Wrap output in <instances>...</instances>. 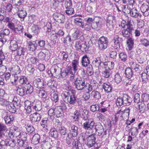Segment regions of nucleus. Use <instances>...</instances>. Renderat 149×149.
I'll return each mask as SVG.
<instances>
[{"label": "nucleus", "instance_id": "26", "mask_svg": "<svg viewBox=\"0 0 149 149\" xmlns=\"http://www.w3.org/2000/svg\"><path fill=\"white\" fill-rule=\"evenodd\" d=\"M11 83L13 84L16 87L15 90L17 92L19 89L18 85L19 82L18 76V75H14L13 77L11 80Z\"/></svg>", "mask_w": 149, "mask_h": 149}, {"label": "nucleus", "instance_id": "41", "mask_svg": "<svg viewBox=\"0 0 149 149\" xmlns=\"http://www.w3.org/2000/svg\"><path fill=\"white\" fill-rule=\"evenodd\" d=\"M6 108L7 110L12 113H14L16 111V107L13 104H10V103L6 107Z\"/></svg>", "mask_w": 149, "mask_h": 149}, {"label": "nucleus", "instance_id": "22", "mask_svg": "<svg viewBox=\"0 0 149 149\" xmlns=\"http://www.w3.org/2000/svg\"><path fill=\"white\" fill-rule=\"evenodd\" d=\"M102 68L111 70L114 68V63L113 61H108L103 62Z\"/></svg>", "mask_w": 149, "mask_h": 149}, {"label": "nucleus", "instance_id": "34", "mask_svg": "<svg viewBox=\"0 0 149 149\" xmlns=\"http://www.w3.org/2000/svg\"><path fill=\"white\" fill-rule=\"evenodd\" d=\"M79 65V61L78 59H74L72 60V65L74 71L76 72L77 70Z\"/></svg>", "mask_w": 149, "mask_h": 149}, {"label": "nucleus", "instance_id": "17", "mask_svg": "<svg viewBox=\"0 0 149 149\" xmlns=\"http://www.w3.org/2000/svg\"><path fill=\"white\" fill-rule=\"evenodd\" d=\"M53 17L54 20L59 23H64L65 21V16L60 13H56L54 14Z\"/></svg>", "mask_w": 149, "mask_h": 149}, {"label": "nucleus", "instance_id": "52", "mask_svg": "<svg viewBox=\"0 0 149 149\" xmlns=\"http://www.w3.org/2000/svg\"><path fill=\"white\" fill-rule=\"evenodd\" d=\"M8 27L11 29L13 30L15 33H17V31H19V29L17 27H16L15 26L13 23H11L10 22H8Z\"/></svg>", "mask_w": 149, "mask_h": 149}, {"label": "nucleus", "instance_id": "64", "mask_svg": "<svg viewBox=\"0 0 149 149\" xmlns=\"http://www.w3.org/2000/svg\"><path fill=\"white\" fill-rule=\"evenodd\" d=\"M39 95L40 97L42 98H45L47 96V93L44 90H40Z\"/></svg>", "mask_w": 149, "mask_h": 149}, {"label": "nucleus", "instance_id": "13", "mask_svg": "<svg viewBox=\"0 0 149 149\" xmlns=\"http://www.w3.org/2000/svg\"><path fill=\"white\" fill-rule=\"evenodd\" d=\"M54 127L57 130H58V132L61 134V137L64 138V136H65L67 134L66 129L63 126L58 123L56 124Z\"/></svg>", "mask_w": 149, "mask_h": 149}, {"label": "nucleus", "instance_id": "5", "mask_svg": "<svg viewBox=\"0 0 149 149\" xmlns=\"http://www.w3.org/2000/svg\"><path fill=\"white\" fill-rule=\"evenodd\" d=\"M74 84L75 88L79 91L84 90L87 87V83L85 82V79H76L74 81Z\"/></svg>", "mask_w": 149, "mask_h": 149}, {"label": "nucleus", "instance_id": "4", "mask_svg": "<svg viewBox=\"0 0 149 149\" xmlns=\"http://www.w3.org/2000/svg\"><path fill=\"white\" fill-rule=\"evenodd\" d=\"M27 81V78L25 76L20 77L19 79V95L23 96L26 94L24 86Z\"/></svg>", "mask_w": 149, "mask_h": 149}, {"label": "nucleus", "instance_id": "14", "mask_svg": "<svg viewBox=\"0 0 149 149\" xmlns=\"http://www.w3.org/2000/svg\"><path fill=\"white\" fill-rule=\"evenodd\" d=\"M115 19L114 15L111 14H109L106 18V25L107 27L112 29L113 27V21Z\"/></svg>", "mask_w": 149, "mask_h": 149}, {"label": "nucleus", "instance_id": "27", "mask_svg": "<svg viewBox=\"0 0 149 149\" xmlns=\"http://www.w3.org/2000/svg\"><path fill=\"white\" fill-rule=\"evenodd\" d=\"M130 12V15L133 17L136 18L138 17H141V14L139 13L136 8H132Z\"/></svg>", "mask_w": 149, "mask_h": 149}, {"label": "nucleus", "instance_id": "63", "mask_svg": "<svg viewBox=\"0 0 149 149\" xmlns=\"http://www.w3.org/2000/svg\"><path fill=\"white\" fill-rule=\"evenodd\" d=\"M146 105L143 102H141L139 104V108L140 112H143L146 109Z\"/></svg>", "mask_w": 149, "mask_h": 149}, {"label": "nucleus", "instance_id": "18", "mask_svg": "<svg viewBox=\"0 0 149 149\" xmlns=\"http://www.w3.org/2000/svg\"><path fill=\"white\" fill-rule=\"evenodd\" d=\"M42 113L37 112L31 114L30 116V120L31 122H35L40 121L41 118Z\"/></svg>", "mask_w": 149, "mask_h": 149}, {"label": "nucleus", "instance_id": "19", "mask_svg": "<svg viewBox=\"0 0 149 149\" xmlns=\"http://www.w3.org/2000/svg\"><path fill=\"white\" fill-rule=\"evenodd\" d=\"M50 56V52L47 50L46 51L45 53L44 52H40L38 54V58L42 60L44 59L47 60L49 58Z\"/></svg>", "mask_w": 149, "mask_h": 149}, {"label": "nucleus", "instance_id": "33", "mask_svg": "<svg viewBox=\"0 0 149 149\" xmlns=\"http://www.w3.org/2000/svg\"><path fill=\"white\" fill-rule=\"evenodd\" d=\"M71 129L70 130L71 135L73 136H76L78 135V127L74 125H72L71 127Z\"/></svg>", "mask_w": 149, "mask_h": 149}, {"label": "nucleus", "instance_id": "45", "mask_svg": "<svg viewBox=\"0 0 149 149\" xmlns=\"http://www.w3.org/2000/svg\"><path fill=\"white\" fill-rule=\"evenodd\" d=\"M148 73L147 72L146 69V71H145L144 72H143L141 74V77L142 79V81L143 84H146L148 81L147 75Z\"/></svg>", "mask_w": 149, "mask_h": 149}, {"label": "nucleus", "instance_id": "24", "mask_svg": "<svg viewBox=\"0 0 149 149\" xmlns=\"http://www.w3.org/2000/svg\"><path fill=\"white\" fill-rule=\"evenodd\" d=\"M90 60L88 57L86 55H85L83 56L81 59V63L82 65L84 67H88L89 65H90Z\"/></svg>", "mask_w": 149, "mask_h": 149}, {"label": "nucleus", "instance_id": "31", "mask_svg": "<svg viewBox=\"0 0 149 149\" xmlns=\"http://www.w3.org/2000/svg\"><path fill=\"white\" fill-rule=\"evenodd\" d=\"M93 62V65L95 66L98 68H100L101 67H102V63L103 62H101V60L100 57L95 58Z\"/></svg>", "mask_w": 149, "mask_h": 149}, {"label": "nucleus", "instance_id": "36", "mask_svg": "<svg viewBox=\"0 0 149 149\" xmlns=\"http://www.w3.org/2000/svg\"><path fill=\"white\" fill-rule=\"evenodd\" d=\"M84 20L80 17H77L74 19V22L75 24L80 27L83 28L84 25Z\"/></svg>", "mask_w": 149, "mask_h": 149}, {"label": "nucleus", "instance_id": "62", "mask_svg": "<svg viewBox=\"0 0 149 149\" xmlns=\"http://www.w3.org/2000/svg\"><path fill=\"white\" fill-rule=\"evenodd\" d=\"M140 42L141 44L147 47L149 46V40L147 39L143 38L140 40Z\"/></svg>", "mask_w": 149, "mask_h": 149}, {"label": "nucleus", "instance_id": "6", "mask_svg": "<svg viewBox=\"0 0 149 149\" xmlns=\"http://www.w3.org/2000/svg\"><path fill=\"white\" fill-rule=\"evenodd\" d=\"M95 134L94 133L87 136L86 138H83V139L84 141H86V145L88 148L93 147L95 143V141L96 138L95 136Z\"/></svg>", "mask_w": 149, "mask_h": 149}, {"label": "nucleus", "instance_id": "54", "mask_svg": "<svg viewBox=\"0 0 149 149\" xmlns=\"http://www.w3.org/2000/svg\"><path fill=\"white\" fill-rule=\"evenodd\" d=\"M111 74V70L107 69H105L102 72L103 76L105 78H109Z\"/></svg>", "mask_w": 149, "mask_h": 149}, {"label": "nucleus", "instance_id": "43", "mask_svg": "<svg viewBox=\"0 0 149 149\" xmlns=\"http://www.w3.org/2000/svg\"><path fill=\"white\" fill-rule=\"evenodd\" d=\"M51 99L55 102H57L59 98L58 93L57 92L54 91L51 94Z\"/></svg>", "mask_w": 149, "mask_h": 149}, {"label": "nucleus", "instance_id": "9", "mask_svg": "<svg viewBox=\"0 0 149 149\" xmlns=\"http://www.w3.org/2000/svg\"><path fill=\"white\" fill-rule=\"evenodd\" d=\"M94 127L95 133L97 135L101 136L103 135V133L104 134V135H106V131H104V127L101 123H96Z\"/></svg>", "mask_w": 149, "mask_h": 149}, {"label": "nucleus", "instance_id": "55", "mask_svg": "<svg viewBox=\"0 0 149 149\" xmlns=\"http://www.w3.org/2000/svg\"><path fill=\"white\" fill-rule=\"evenodd\" d=\"M71 135V133H68L67 134V136L66 138V142L68 145L70 144L71 142L72 141L73 138Z\"/></svg>", "mask_w": 149, "mask_h": 149}, {"label": "nucleus", "instance_id": "49", "mask_svg": "<svg viewBox=\"0 0 149 149\" xmlns=\"http://www.w3.org/2000/svg\"><path fill=\"white\" fill-rule=\"evenodd\" d=\"M5 145L6 146H9L13 147L15 146V141L10 139H6L5 141Z\"/></svg>", "mask_w": 149, "mask_h": 149}, {"label": "nucleus", "instance_id": "56", "mask_svg": "<svg viewBox=\"0 0 149 149\" xmlns=\"http://www.w3.org/2000/svg\"><path fill=\"white\" fill-rule=\"evenodd\" d=\"M51 3L56 9L59 7L60 2L58 0H50Z\"/></svg>", "mask_w": 149, "mask_h": 149}, {"label": "nucleus", "instance_id": "59", "mask_svg": "<svg viewBox=\"0 0 149 149\" xmlns=\"http://www.w3.org/2000/svg\"><path fill=\"white\" fill-rule=\"evenodd\" d=\"M96 117L100 121L102 122L104 121L106 119L105 116L101 113H97Z\"/></svg>", "mask_w": 149, "mask_h": 149}, {"label": "nucleus", "instance_id": "32", "mask_svg": "<svg viewBox=\"0 0 149 149\" xmlns=\"http://www.w3.org/2000/svg\"><path fill=\"white\" fill-rule=\"evenodd\" d=\"M24 88L26 92V94H30L33 91V87L29 83L25 84Z\"/></svg>", "mask_w": 149, "mask_h": 149}, {"label": "nucleus", "instance_id": "2", "mask_svg": "<svg viewBox=\"0 0 149 149\" xmlns=\"http://www.w3.org/2000/svg\"><path fill=\"white\" fill-rule=\"evenodd\" d=\"M75 91L72 90L71 93L69 91L64 92L62 94L63 96L65 101L70 104L74 105L76 102L77 99L74 94Z\"/></svg>", "mask_w": 149, "mask_h": 149}, {"label": "nucleus", "instance_id": "42", "mask_svg": "<svg viewBox=\"0 0 149 149\" xmlns=\"http://www.w3.org/2000/svg\"><path fill=\"white\" fill-rule=\"evenodd\" d=\"M14 120V117L13 115H6L5 117V120L6 123L10 124Z\"/></svg>", "mask_w": 149, "mask_h": 149}, {"label": "nucleus", "instance_id": "30", "mask_svg": "<svg viewBox=\"0 0 149 149\" xmlns=\"http://www.w3.org/2000/svg\"><path fill=\"white\" fill-rule=\"evenodd\" d=\"M132 108V107L130 106L129 107L127 108L125 110H123V120L127 118L128 119L130 112V110Z\"/></svg>", "mask_w": 149, "mask_h": 149}, {"label": "nucleus", "instance_id": "35", "mask_svg": "<svg viewBox=\"0 0 149 149\" xmlns=\"http://www.w3.org/2000/svg\"><path fill=\"white\" fill-rule=\"evenodd\" d=\"M119 57L121 61L125 62L127 61L128 59L127 53L125 52H123L120 53L118 54Z\"/></svg>", "mask_w": 149, "mask_h": 149}, {"label": "nucleus", "instance_id": "1", "mask_svg": "<svg viewBox=\"0 0 149 149\" xmlns=\"http://www.w3.org/2000/svg\"><path fill=\"white\" fill-rule=\"evenodd\" d=\"M132 102V98L128 95L123 94L121 96L117 97L116 104L118 107L121 106H129Z\"/></svg>", "mask_w": 149, "mask_h": 149}, {"label": "nucleus", "instance_id": "44", "mask_svg": "<svg viewBox=\"0 0 149 149\" xmlns=\"http://www.w3.org/2000/svg\"><path fill=\"white\" fill-rule=\"evenodd\" d=\"M9 104V102L6 99L3 98H0V107L3 108L4 107H6Z\"/></svg>", "mask_w": 149, "mask_h": 149}, {"label": "nucleus", "instance_id": "21", "mask_svg": "<svg viewBox=\"0 0 149 149\" xmlns=\"http://www.w3.org/2000/svg\"><path fill=\"white\" fill-rule=\"evenodd\" d=\"M102 88L104 92L107 93L111 92L113 89L111 84L109 82L104 83L102 85Z\"/></svg>", "mask_w": 149, "mask_h": 149}, {"label": "nucleus", "instance_id": "3", "mask_svg": "<svg viewBox=\"0 0 149 149\" xmlns=\"http://www.w3.org/2000/svg\"><path fill=\"white\" fill-rule=\"evenodd\" d=\"M48 114L52 119H53L55 117L61 118L63 116V112L60 108L56 107L55 109L52 108L48 111Z\"/></svg>", "mask_w": 149, "mask_h": 149}, {"label": "nucleus", "instance_id": "60", "mask_svg": "<svg viewBox=\"0 0 149 149\" xmlns=\"http://www.w3.org/2000/svg\"><path fill=\"white\" fill-rule=\"evenodd\" d=\"M114 80L117 84L120 83L122 81V78L120 74L118 72L116 73L115 75Z\"/></svg>", "mask_w": 149, "mask_h": 149}, {"label": "nucleus", "instance_id": "29", "mask_svg": "<svg viewBox=\"0 0 149 149\" xmlns=\"http://www.w3.org/2000/svg\"><path fill=\"white\" fill-rule=\"evenodd\" d=\"M52 73H53V76L58 75L60 74V72H61V69L59 68L57 65L53 66L51 67Z\"/></svg>", "mask_w": 149, "mask_h": 149}, {"label": "nucleus", "instance_id": "12", "mask_svg": "<svg viewBox=\"0 0 149 149\" xmlns=\"http://www.w3.org/2000/svg\"><path fill=\"white\" fill-rule=\"evenodd\" d=\"M10 32L9 30L6 29L1 31L0 33V42H1L3 44L7 41V37Z\"/></svg>", "mask_w": 149, "mask_h": 149}, {"label": "nucleus", "instance_id": "53", "mask_svg": "<svg viewBox=\"0 0 149 149\" xmlns=\"http://www.w3.org/2000/svg\"><path fill=\"white\" fill-rule=\"evenodd\" d=\"M91 111L93 112L98 111L100 109V107L97 104H95L91 105L90 107Z\"/></svg>", "mask_w": 149, "mask_h": 149}, {"label": "nucleus", "instance_id": "15", "mask_svg": "<svg viewBox=\"0 0 149 149\" xmlns=\"http://www.w3.org/2000/svg\"><path fill=\"white\" fill-rule=\"evenodd\" d=\"M122 40V38H120L118 36H115L112 40L113 44L112 45V46L115 49L118 50L120 48V42Z\"/></svg>", "mask_w": 149, "mask_h": 149}, {"label": "nucleus", "instance_id": "47", "mask_svg": "<svg viewBox=\"0 0 149 149\" xmlns=\"http://www.w3.org/2000/svg\"><path fill=\"white\" fill-rule=\"evenodd\" d=\"M64 33L63 30H60L57 33H55L53 35V37L54 39H59L61 37L64 35Z\"/></svg>", "mask_w": 149, "mask_h": 149}, {"label": "nucleus", "instance_id": "23", "mask_svg": "<svg viewBox=\"0 0 149 149\" xmlns=\"http://www.w3.org/2000/svg\"><path fill=\"white\" fill-rule=\"evenodd\" d=\"M98 84L95 81H91L90 84L87 86V88L88 91L87 93H89L92 91L95 90L97 88Z\"/></svg>", "mask_w": 149, "mask_h": 149}, {"label": "nucleus", "instance_id": "57", "mask_svg": "<svg viewBox=\"0 0 149 149\" xmlns=\"http://www.w3.org/2000/svg\"><path fill=\"white\" fill-rule=\"evenodd\" d=\"M66 9L65 10V13L67 15H72L74 14V10L73 8L72 7L65 8Z\"/></svg>", "mask_w": 149, "mask_h": 149}, {"label": "nucleus", "instance_id": "58", "mask_svg": "<svg viewBox=\"0 0 149 149\" xmlns=\"http://www.w3.org/2000/svg\"><path fill=\"white\" fill-rule=\"evenodd\" d=\"M79 31L76 29L74 32L72 34V37L73 40H75L79 37Z\"/></svg>", "mask_w": 149, "mask_h": 149}, {"label": "nucleus", "instance_id": "10", "mask_svg": "<svg viewBox=\"0 0 149 149\" xmlns=\"http://www.w3.org/2000/svg\"><path fill=\"white\" fill-rule=\"evenodd\" d=\"M10 49L14 51L15 54L16 53L17 55L15 56V59L16 61L18 62L19 60H18V57L19 56V52L17 50L18 47L17 42L15 40H12L10 41Z\"/></svg>", "mask_w": 149, "mask_h": 149}, {"label": "nucleus", "instance_id": "11", "mask_svg": "<svg viewBox=\"0 0 149 149\" xmlns=\"http://www.w3.org/2000/svg\"><path fill=\"white\" fill-rule=\"evenodd\" d=\"M30 82L35 87L39 88H43L45 87L44 82L42 79L36 78Z\"/></svg>", "mask_w": 149, "mask_h": 149}, {"label": "nucleus", "instance_id": "37", "mask_svg": "<svg viewBox=\"0 0 149 149\" xmlns=\"http://www.w3.org/2000/svg\"><path fill=\"white\" fill-rule=\"evenodd\" d=\"M134 39L131 37H129L127 40V43L128 45L129 49L130 50L133 47L134 42Z\"/></svg>", "mask_w": 149, "mask_h": 149}, {"label": "nucleus", "instance_id": "40", "mask_svg": "<svg viewBox=\"0 0 149 149\" xmlns=\"http://www.w3.org/2000/svg\"><path fill=\"white\" fill-rule=\"evenodd\" d=\"M58 130H57L55 128L54 129H51L49 132V135L51 137L56 138L58 136Z\"/></svg>", "mask_w": 149, "mask_h": 149}, {"label": "nucleus", "instance_id": "28", "mask_svg": "<svg viewBox=\"0 0 149 149\" xmlns=\"http://www.w3.org/2000/svg\"><path fill=\"white\" fill-rule=\"evenodd\" d=\"M90 95L91 98L95 100H99L101 97V95L100 92L96 90L92 91Z\"/></svg>", "mask_w": 149, "mask_h": 149}, {"label": "nucleus", "instance_id": "61", "mask_svg": "<svg viewBox=\"0 0 149 149\" xmlns=\"http://www.w3.org/2000/svg\"><path fill=\"white\" fill-rule=\"evenodd\" d=\"M27 137V134L25 132H22L19 134V139L23 141H26Z\"/></svg>", "mask_w": 149, "mask_h": 149}, {"label": "nucleus", "instance_id": "7", "mask_svg": "<svg viewBox=\"0 0 149 149\" xmlns=\"http://www.w3.org/2000/svg\"><path fill=\"white\" fill-rule=\"evenodd\" d=\"M108 40L107 37L104 36L101 37L98 40L99 48L101 50L106 49L108 45Z\"/></svg>", "mask_w": 149, "mask_h": 149}, {"label": "nucleus", "instance_id": "16", "mask_svg": "<svg viewBox=\"0 0 149 149\" xmlns=\"http://www.w3.org/2000/svg\"><path fill=\"white\" fill-rule=\"evenodd\" d=\"M32 108L36 111H40L42 109L41 102L38 100H35L33 102L32 104Z\"/></svg>", "mask_w": 149, "mask_h": 149}, {"label": "nucleus", "instance_id": "46", "mask_svg": "<svg viewBox=\"0 0 149 149\" xmlns=\"http://www.w3.org/2000/svg\"><path fill=\"white\" fill-rule=\"evenodd\" d=\"M72 149H83L81 144L77 140H74L73 144Z\"/></svg>", "mask_w": 149, "mask_h": 149}, {"label": "nucleus", "instance_id": "25", "mask_svg": "<svg viewBox=\"0 0 149 149\" xmlns=\"http://www.w3.org/2000/svg\"><path fill=\"white\" fill-rule=\"evenodd\" d=\"M134 30H130L126 28L125 29H123L121 31L122 35L126 38H128L129 37H131L132 34V31Z\"/></svg>", "mask_w": 149, "mask_h": 149}, {"label": "nucleus", "instance_id": "8", "mask_svg": "<svg viewBox=\"0 0 149 149\" xmlns=\"http://www.w3.org/2000/svg\"><path fill=\"white\" fill-rule=\"evenodd\" d=\"M95 123L93 119L90 118L86 120L82 126L83 128L86 130H91L95 127Z\"/></svg>", "mask_w": 149, "mask_h": 149}, {"label": "nucleus", "instance_id": "38", "mask_svg": "<svg viewBox=\"0 0 149 149\" xmlns=\"http://www.w3.org/2000/svg\"><path fill=\"white\" fill-rule=\"evenodd\" d=\"M25 109L26 111V112L28 113H30L31 111V102L29 100H26L24 102Z\"/></svg>", "mask_w": 149, "mask_h": 149}, {"label": "nucleus", "instance_id": "51", "mask_svg": "<svg viewBox=\"0 0 149 149\" xmlns=\"http://www.w3.org/2000/svg\"><path fill=\"white\" fill-rule=\"evenodd\" d=\"M42 145L43 149H49L51 147V145L48 141H43Z\"/></svg>", "mask_w": 149, "mask_h": 149}, {"label": "nucleus", "instance_id": "48", "mask_svg": "<svg viewBox=\"0 0 149 149\" xmlns=\"http://www.w3.org/2000/svg\"><path fill=\"white\" fill-rule=\"evenodd\" d=\"M27 15V13L25 10H20L19 8V17L21 18V20L23 21Z\"/></svg>", "mask_w": 149, "mask_h": 149}, {"label": "nucleus", "instance_id": "50", "mask_svg": "<svg viewBox=\"0 0 149 149\" xmlns=\"http://www.w3.org/2000/svg\"><path fill=\"white\" fill-rule=\"evenodd\" d=\"M40 138V136L39 134H35L32 139V143L34 144L38 143L39 142Z\"/></svg>", "mask_w": 149, "mask_h": 149}, {"label": "nucleus", "instance_id": "20", "mask_svg": "<svg viewBox=\"0 0 149 149\" xmlns=\"http://www.w3.org/2000/svg\"><path fill=\"white\" fill-rule=\"evenodd\" d=\"M140 10L144 16H147L149 15V7L146 3H143L141 5Z\"/></svg>", "mask_w": 149, "mask_h": 149}, {"label": "nucleus", "instance_id": "39", "mask_svg": "<svg viewBox=\"0 0 149 149\" xmlns=\"http://www.w3.org/2000/svg\"><path fill=\"white\" fill-rule=\"evenodd\" d=\"M126 77L129 79H130L133 75V72L130 68H128L125 70V73Z\"/></svg>", "mask_w": 149, "mask_h": 149}]
</instances>
